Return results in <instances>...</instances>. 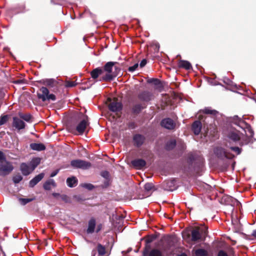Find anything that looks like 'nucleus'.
<instances>
[{"mask_svg": "<svg viewBox=\"0 0 256 256\" xmlns=\"http://www.w3.org/2000/svg\"><path fill=\"white\" fill-rule=\"evenodd\" d=\"M252 236L256 238V230L253 231Z\"/></svg>", "mask_w": 256, "mask_h": 256, "instance_id": "61", "label": "nucleus"}, {"mask_svg": "<svg viewBox=\"0 0 256 256\" xmlns=\"http://www.w3.org/2000/svg\"><path fill=\"white\" fill-rule=\"evenodd\" d=\"M30 148L34 150L42 151L46 150V146L42 143H32L30 145Z\"/></svg>", "mask_w": 256, "mask_h": 256, "instance_id": "26", "label": "nucleus"}, {"mask_svg": "<svg viewBox=\"0 0 256 256\" xmlns=\"http://www.w3.org/2000/svg\"><path fill=\"white\" fill-rule=\"evenodd\" d=\"M0 256H6L2 248H0Z\"/></svg>", "mask_w": 256, "mask_h": 256, "instance_id": "58", "label": "nucleus"}, {"mask_svg": "<svg viewBox=\"0 0 256 256\" xmlns=\"http://www.w3.org/2000/svg\"><path fill=\"white\" fill-rule=\"evenodd\" d=\"M41 159L40 158H35L32 159V160L30 162V167L32 168V170L33 171L34 169L38 166L40 164Z\"/></svg>", "mask_w": 256, "mask_h": 256, "instance_id": "32", "label": "nucleus"}, {"mask_svg": "<svg viewBox=\"0 0 256 256\" xmlns=\"http://www.w3.org/2000/svg\"><path fill=\"white\" fill-rule=\"evenodd\" d=\"M151 240H147L145 248L143 251L144 256H162V252L158 249H152L151 250L150 246L148 244V243L150 242Z\"/></svg>", "mask_w": 256, "mask_h": 256, "instance_id": "12", "label": "nucleus"}, {"mask_svg": "<svg viewBox=\"0 0 256 256\" xmlns=\"http://www.w3.org/2000/svg\"><path fill=\"white\" fill-rule=\"evenodd\" d=\"M74 198L77 202H82L84 200V199L82 198L80 196H74Z\"/></svg>", "mask_w": 256, "mask_h": 256, "instance_id": "51", "label": "nucleus"}, {"mask_svg": "<svg viewBox=\"0 0 256 256\" xmlns=\"http://www.w3.org/2000/svg\"><path fill=\"white\" fill-rule=\"evenodd\" d=\"M106 104L110 110L116 112L118 118L120 116L121 111L122 109V104L121 102H118L117 98L112 99L108 98Z\"/></svg>", "mask_w": 256, "mask_h": 256, "instance_id": "4", "label": "nucleus"}, {"mask_svg": "<svg viewBox=\"0 0 256 256\" xmlns=\"http://www.w3.org/2000/svg\"><path fill=\"white\" fill-rule=\"evenodd\" d=\"M162 186L164 190L168 191H173L176 189V180L174 179L165 180L163 182Z\"/></svg>", "mask_w": 256, "mask_h": 256, "instance_id": "16", "label": "nucleus"}, {"mask_svg": "<svg viewBox=\"0 0 256 256\" xmlns=\"http://www.w3.org/2000/svg\"><path fill=\"white\" fill-rule=\"evenodd\" d=\"M60 199L66 203L70 202L69 197L66 194H62L60 196Z\"/></svg>", "mask_w": 256, "mask_h": 256, "instance_id": "44", "label": "nucleus"}, {"mask_svg": "<svg viewBox=\"0 0 256 256\" xmlns=\"http://www.w3.org/2000/svg\"><path fill=\"white\" fill-rule=\"evenodd\" d=\"M96 226V222L94 218H91L88 222V228L86 230L88 234H91L94 232Z\"/></svg>", "mask_w": 256, "mask_h": 256, "instance_id": "24", "label": "nucleus"}, {"mask_svg": "<svg viewBox=\"0 0 256 256\" xmlns=\"http://www.w3.org/2000/svg\"><path fill=\"white\" fill-rule=\"evenodd\" d=\"M22 180V176L20 174H18L12 177L13 182L15 184H18Z\"/></svg>", "mask_w": 256, "mask_h": 256, "instance_id": "38", "label": "nucleus"}, {"mask_svg": "<svg viewBox=\"0 0 256 256\" xmlns=\"http://www.w3.org/2000/svg\"><path fill=\"white\" fill-rule=\"evenodd\" d=\"M128 126L130 128L134 129L136 127V125L135 122H130L128 124Z\"/></svg>", "mask_w": 256, "mask_h": 256, "instance_id": "52", "label": "nucleus"}, {"mask_svg": "<svg viewBox=\"0 0 256 256\" xmlns=\"http://www.w3.org/2000/svg\"><path fill=\"white\" fill-rule=\"evenodd\" d=\"M6 158L3 152L0 150V163L6 160Z\"/></svg>", "mask_w": 256, "mask_h": 256, "instance_id": "48", "label": "nucleus"}, {"mask_svg": "<svg viewBox=\"0 0 256 256\" xmlns=\"http://www.w3.org/2000/svg\"><path fill=\"white\" fill-rule=\"evenodd\" d=\"M178 256H188L185 253H182Z\"/></svg>", "mask_w": 256, "mask_h": 256, "instance_id": "62", "label": "nucleus"}, {"mask_svg": "<svg viewBox=\"0 0 256 256\" xmlns=\"http://www.w3.org/2000/svg\"><path fill=\"white\" fill-rule=\"evenodd\" d=\"M132 165L136 170H142L146 165V162L142 158H137L132 160Z\"/></svg>", "mask_w": 256, "mask_h": 256, "instance_id": "18", "label": "nucleus"}, {"mask_svg": "<svg viewBox=\"0 0 256 256\" xmlns=\"http://www.w3.org/2000/svg\"><path fill=\"white\" fill-rule=\"evenodd\" d=\"M160 125L166 129L173 130L175 128L176 124L172 118H165L161 121Z\"/></svg>", "mask_w": 256, "mask_h": 256, "instance_id": "15", "label": "nucleus"}, {"mask_svg": "<svg viewBox=\"0 0 256 256\" xmlns=\"http://www.w3.org/2000/svg\"><path fill=\"white\" fill-rule=\"evenodd\" d=\"M88 116L82 112H76L72 118L71 122L68 124L69 131L72 133L77 132L82 135L90 125Z\"/></svg>", "mask_w": 256, "mask_h": 256, "instance_id": "1", "label": "nucleus"}, {"mask_svg": "<svg viewBox=\"0 0 256 256\" xmlns=\"http://www.w3.org/2000/svg\"><path fill=\"white\" fill-rule=\"evenodd\" d=\"M138 63H136L133 66H130L128 68V72H134L138 68Z\"/></svg>", "mask_w": 256, "mask_h": 256, "instance_id": "47", "label": "nucleus"}, {"mask_svg": "<svg viewBox=\"0 0 256 256\" xmlns=\"http://www.w3.org/2000/svg\"><path fill=\"white\" fill-rule=\"evenodd\" d=\"M147 63V60L146 59H143L141 62H140V68L144 67Z\"/></svg>", "mask_w": 256, "mask_h": 256, "instance_id": "53", "label": "nucleus"}, {"mask_svg": "<svg viewBox=\"0 0 256 256\" xmlns=\"http://www.w3.org/2000/svg\"><path fill=\"white\" fill-rule=\"evenodd\" d=\"M174 246V240L172 238L169 237L164 240L162 245V248L164 251L166 252L170 250Z\"/></svg>", "mask_w": 256, "mask_h": 256, "instance_id": "19", "label": "nucleus"}, {"mask_svg": "<svg viewBox=\"0 0 256 256\" xmlns=\"http://www.w3.org/2000/svg\"><path fill=\"white\" fill-rule=\"evenodd\" d=\"M58 172H59V170L58 169L55 170L54 171L52 172L51 173V174L50 175V177H54V176H56L58 174Z\"/></svg>", "mask_w": 256, "mask_h": 256, "instance_id": "56", "label": "nucleus"}, {"mask_svg": "<svg viewBox=\"0 0 256 256\" xmlns=\"http://www.w3.org/2000/svg\"><path fill=\"white\" fill-rule=\"evenodd\" d=\"M12 126L17 130H20L24 129L26 127V124L20 118L14 116L12 118Z\"/></svg>", "mask_w": 256, "mask_h": 256, "instance_id": "17", "label": "nucleus"}, {"mask_svg": "<svg viewBox=\"0 0 256 256\" xmlns=\"http://www.w3.org/2000/svg\"><path fill=\"white\" fill-rule=\"evenodd\" d=\"M137 97L141 103L146 104L154 100V96L152 91L144 90L139 92Z\"/></svg>", "mask_w": 256, "mask_h": 256, "instance_id": "7", "label": "nucleus"}, {"mask_svg": "<svg viewBox=\"0 0 256 256\" xmlns=\"http://www.w3.org/2000/svg\"><path fill=\"white\" fill-rule=\"evenodd\" d=\"M146 107V104L144 103L137 102L133 104L130 107L131 114L134 116H137Z\"/></svg>", "mask_w": 256, "mask_h": 256, "instance_id": "13", "label": "nucleus"}, {"mask_svg": "<svg viewBox=\"0 0 256 256\" xmlns=\"http://www.w3.org/2000/svg\"><path fill=\"white\" fill-rule=\"evenodd\" d=\"M51 186H56V183L53 180H50L46 182L43 187L44 190H48L51 189Z\"/></svg>", "mask_w": 256, "mask_h": 256, "instance_id": "34", "label": "nucleus"}, {"mask_svg": "<svg viewBox=\"0 0 256 256\" xmlns=\"http://www.w3.org/2000/svg\"><path fill=\"white\" fill-rule=\"evenodd\" d=\"M200 113H202L210 115V117L208 116H204L202 115L199 116V119L200 120H203L204 124L206 125L207 128H208V121L207 120V119L210 118L212 122H214V118L216 116V115L218 114V112L215 110H212L210 107H206L202 110H200L199 112Z\"/></svg>", "mask_w": 256, "mask_h": 256, "instance_id": "5", "label": "nucleus"}, {"mask_svg": "<svg viewBox=\"0 0 256 256\" xmlns=\"http://www.w3.org/2000/svg\"><path fill=\"white\" fill-rule=\"evenodd\" d=\"M176 142L175 140H172L168 141L165 146V149L166 150H173L176 146Z\"/></svg>", "mask_w": 256, "mask_h": 256, "instance_id": "33", "label": "nucleus"}, {"mask_svg": "<svg viewBox=\"0 0 256 256\" xmlns=\"http://www.w3.org/2000/svg\"><path fill=\"white\" fill-rule=\"evenodd\" d=\"M178 66L180 68H184L186 70L192 69L191 64L187 60H180L178 62Z\"/></svg>", "mask_w": 256, "mask_h": 256, "instance_id": "22", "label": "nucleus"}, {"mask_svg": "<svg viewBox=\"0 0 256 256\" xmlns=\"http://www.w3.org/2000/svg\"><path fill=\"white\" fill-rule=\"evenodd\" d=\"M97 250L100 256H104L106 254V248L100 244H98L97 245Z\"/></svg>", "mask_w": 256, "mask_h": 256, "instance_id": "37", "label": "nucleus"}, {"mask_svg": "<svg viewBox=\"0 0 256 256\" xmlns=\"http://www.w3.org/2000/svg\"><path fill=\"white\" fill-rule=\"evenodd\" d=\"M52 196L54 197V198H57L58 196H59L60 198V194L58 193H56V192H54L52 194Z\"/></svg>", "mask_w": 256, "mask_h": 256, "instance_id": "57", "label": "nucleus"}, {"mask_svg": "<svg viewBox=\"0 0 256 256\" xmlns=\"http://www.w3.org/2000/svg\"><path fill=\"white\" fill-rule=\"evenodd\" d=\"M67 185L70 188H73L76 186L78 184V180L75 176L68 178L66 179Z\"/></svg>", "mask_w": 256, "mask_h": 256, "instance_id": "31", "label": "nucleus"}, {"mask_svg": "<svg viewBox=\"0 0 256 256\" xmlns=\"http://www.w3.org/2000/svg\"><path fill=\"white\" fill-rule=\"evenodd\" d=\"M44 173H40L38 175L36 176H34L29 182L30 187H34L39 182H40L44 178Z\"/></svg>", "mask_w": 256, "mask_h": 256, "instance_id": "23", "label": "nucleus"}, {"mask_svg": "<svg viewBox=\"0 0 256 256\" xmlns=\"http://www.w3.org/2000/svg\"><path fill=\"white\" fill-rule=\"evenodd\" d=\"M18 116L20 119L29 122H32V116L29 114H24L20 112L18 114Z\"/></svg>", "mask_w": 256, "mask_h": 256, "instance_id": "35", "label": "nucleus"}, {"mask_svg": "<svg viewBox=\"0 0 256 256\" xmlns=\"http://www.w3.org/2000/svg\"><path fill=\"white\" fill-rule=\"evenodd\" d=\"M104 73V70L102 68L98 67L94 69L90 72L91 77L94 79L96 80L100 76L102 75Z\"/></svg>", "mask_w": 256, "mask_h": 256, "instance_id": "25", "label": "nucleus"}, {"mask_svg": "<svg viewBox=\"0 0 256 256\" xmlns=\"http://www.w3.org/2000/svg\"><path fill=\"white\" fill-rule=\"evenodd\" d=\"M100 175L106 178V180H108L110 179V174L108 171H102L101 172Z\"/></svg>", "mask_w": 256, "mask_h": 256, "instance_id": "43", "label": "nucleus"}, {"mask_svg": "<svg viewBox=\"0 0 256 256\" xmlns=\"http://www.w3.org/2000/svg\"><path fill=\"white\" fill-rule=\"evenodd\" d=\"M193 256H212V255L205 249L198 248L195 250Z\"/></svg>", "mask_w": 256, "mask_h": 256, "instance_id": "30", "label": "nucleus"}, {"mask_svg": "<svg viewBox=\"0 0 256 256\" xmlns=\"http://www.w3.org/2000/svg\"><path fill=\"white\" fill-rule=\"evenodd\" d=\"M217 256H228V254L223 250H220Z\"/></svg>", "mask_w": 256, "mask_h": 256, "instance_id": "50", "label": "nucleus"}, {"mask_svg": "<svg viewBox=\"0 0 256 256\" xmlns=\"http://www.w3.org/2000/svg\"><path fill=\"white\" fill-rule=\"evenodd\" d=\"M37 96L38 99L42 102L48 100H55L56 97L54 94H50L49 90L46 87L42 86L38 92H37Z\"/></svg>", "mask_w": 256, "mask_h": 256, "instance_id": "6", "label": "nucleus"}, {"mask_svg": "<svg viewBox=\"0 0 256 256\" xmlns=\"http://www.w3.org/2000/svg\"><path fill=\"white\" fill-rule=\"evenodd\" d=\"M34 200L35 197L34 196L32 198H19L18 201L22 205L24 206L28 203Z\"/></svg>", "mask_w": 256, "mask_h": 256, "instance_id": "36", "label": "nucleus"}, {"mask_svg": "<svg viewBox=\"0 0 256 256\" xmlns=\"http://www.w3.org/2000/svg\"><path fill=\"white\" fill-rule=\"evenodd\" d=\"M20 170L22 174L26 176L29 175L32 172L31 168L25 162L20 164Z\"/></svg>", "mask_w": 256, "mask_h": 256, "instance_id": "21", "label": "nucleus"}, {"mask_svg": "<svg viewBox=\"0 0 256 256\" xmlns=\"http://www.w3.org/2000/svg\"><path fill=\"white\" fill-rule=\"evenodd\" d=\"M214 153L218 158L222 160H223L226 156V150L220 147L216 148L214 150Z\"/></svg>", "mask_w": 256, "mask_h": 256, "instance_id": "27", "label": "nucleus"}, {"mask_svg": "<svg viewBox=\"0 0 256 256\" xmlns=\"http://www.w3.org/2000/svg\"><path fill=\"white\" fill-rule=\"evenodd\" d=\"M154 188V186L150 182L146 183L144 186V190L148 192Z\"/></svg>", "mask_w": 256, "mask_h": 256, "instance_id": "41", "label": "nucleus"}, {"mask_svg": "<svg viewBox=\"0 0 256 256\" xmlns=\"http://www.w3.org/2000/svg\"><path fill=\"white\" fill-rule=\"evenodd\" d=\"M230 139L234 142H238L240 140V132L238 131H231L228 134Z\"/></svg>", "mask_w": 256, "mask_h": 256, "instance_id": "29", "label": "nucleus"}, {"mask_svg": "<svg viewBox=\"0 0 256 256\" xmlns=\"http://www.w3.org/2000/svg\"><path fill=\"white\" fill-rule=\"evenodd\" d=\"M147 82L148 84H153L155 86H158L160 84V81L158 79L155 78L148 79Z\"/></svg>", "mask_w": 256, "mask_h": 256, "instance_id": "39", "label": "nucleus"}, {"mask_svg": "<svg viewBox=\"0 0 256 256\" xmlns=\"http://www.w3.org/2000/svg\"><path fill=\"white\" fill-rule=\"evenodd\" d=\"M102 224H98L97 226L96 232V233H98L102 230Z\"/></svg>", "mask_w": 256, "mask_h": 256, "instance_id": "55", "label": "nucleus"}, {"mask_svg": "<svg viewBox=\"0 0 256 256\" xmlns=\"http://www.w3.org/2000/svg\"><path fill=\"white\" fill-rule=\"evenodd\" d=\"M82 186L88 190H92L94 188V186L91 184H84Z\"/></svg>", "mask_w": 256, "mask_h": 256, "instance_id": "46", "label": "nucleus"}, {"mask_svg": "<svg viewBox=\"0 0 256 256\" xmlns=\"http://www.w3.org/2000/svg\"><path fill=\"white\" fill-rule=\"evenodd\" d=\"M8 115H4L3 116H0V126L3 125L5 123L7 122L8 120Z\"/></svg>", "mask_w": 256, "mask_h": 256, "instance_id": "42", "label": "nucleus"}, {"mask_svg": "<svg viewBox=\"0 0 256 256\" xmlns=\"http://www.w3.org/2000/svg\"><path fill=\"white\" fill-rule=\"evenodd\" d=\"M109 181H110V179L108 180H106L104 182V184L106 186H108L109 185Z\"/></svg>", "mask_w": 256, "mask_h": 256, "instance_id": "59", "label": "nucleus"}, {"mask_svg": "<svg viewBox=\"0 0 256 256\" xmlns=\"http://www.w3.org/2000/svg\"><path fill=\"white\" fill-rule=\"evenodd\" d=\"M146 140L145 136L141 134H134L132 136L133 145L136 148L142 146L145 142Z\"/></svg>", "mask_w": 256, "mask_h": 256, "instance_id": "14", "label": "nucleus"}, {"mask_svg": "<svg viewBox=\"0 0 256 256\" xmlns=\"http://www.w3.org/2000/svg\"><path fill=\"white\" fill-rule=\"evenodd\" d=\"M76 83L74 81L67 80L64 83V86L66 88H72L76 85Z\"/></svg>", "mask_w": 256, "mask_h": 256, "instance_id": "40", "label": "nucleus"}, {"mask_svg": "<svg viewBox=\"0 0 256 256\" xmlns=\"http://www.w3.org/2000/svg\"><path fill=\"white\" fill-rule=\"evenodd\" d=\"M187 162L188 164V168L191 172L199 174L202 171L204 158L195 154H189Z\"/></svg>", "mask_w": 256, "mask_h": 256, "instance_id": "3", "label": "nucleus"}, {"mask_svg": "<svg viewBox=\"0 0 256 256\" xmlns=\"http://www.w3.org/2000/svg\"><path fill=\"white\" fill-rule=\"evenodd\" d=\"M40 82L44 85H46L52 88L56 86L57 85V82L52 78L42 80Z\"/></svg>", "mask_w": 256, "mask_h": 256, "instance_id": "28", "label": "nucleus"}, {"mask_svg": "<svg viewBox=\"0 0 256 256\" xmlns=\"http://www.w3.org/2000/svg\"><path fill=\"white\" fill-rule=\"evenodd\" d=\"M234 157V155L233 154L226 151V156H224V158L232 159Z\"/></svg>", "mask_w": 256, "mask_h": 256, "instance_id": "49", "label": "nucleus"}, {"mask_svg": "<svg viewBox=\"0 0 256 256\" xmlns=\"http://www.w3.org/2000/svg\"><path fill=\"white\" fill-rule=\"evenodd\" d=\"M70 166L74 168H80L82 170H88L92 167V164L88 161L76 159L72 160L70 162Z\"/></svg>", "mask_w": 256, "mask_h": 256, "instance_id": "9", "label": "nucleus"}, {"mask_svg": "<svg viewBox=\"0 0 256 256\" xmlns=\"http://www.w3.org/2000/svg\"><path fill=\"white\" fill-rule=\"evenodd\" d=\"M203 120H202L203 122ZM200 120V119L198 120H196L192 124V130L195 135H198L200 132L202 128V124Z\"/></svg>", "mask_w": 256, "mask_h": 256, "instance_id": "20", "label": "nucleus"}, {"mask_svg": "<svg viewBox=\"0 0 256 256\" xmlns=\"http://www.w3.org/2000/svg\"><path fill=\"white\" fill-rule=\"evenodd\" d=\"M207 232V230H204L200 229L199 227H196L191 230V240L197 242L201 239L202 234L206 235Z\"/></svg>", "mask_w": 256, "mask_h": 256, "instance_id": "11", "label": "nucleus"}, {"mask_svg": "<svg viewBox=\"0 0 256 256\" xmlns=\"http://www.w3.org/2000/svg\"><path fill=\"white\" fill-rule=\"evenodd\" d=\"M118 64V62H106L102 68L104 72H106V74L100 76L99 80L108 82L114 80L118 76V72L120 70V68L116 66Z\"/></svg>", "mask_w": 256, "mask_h": 256, "instance_id": "2", "label": "nucleus"}, {"mask_svg": "<svg viewBox=\"0 0 256 256\" xmlns=\"http://www.w3.org/2000/svg\"><path fill=\"white\" fill-rule=\"evenodd\" d=\"M234 123L238 126L244 128L246 130V131L248 132L250 134V136L252 137L254 134V132L252 129L250 124H247L243 120L238 118V116H234L233 118Z\"/></svg>", "mask_w": 256, "mask_h": 256, "instance_id": "10", "label": "nucleus"}, {"mask_svg": "<svg viewBox=\"0 0 256 256\" xmlns=\"http://www.w3.org/2000/svg\"><path fill=\"white\" fill-rule=\"evenodd\" d=\"M96 254V250H93L92 252V256H95Z\"/></svg>", "mask_w": 256, "mask_h": 256, "instance_id": "60", "label": "nucleus"}, {"mask_svg": "<svg viewBox=\"0 0 256 256\" xmlns=\"http://www.w3.org/2000/svg\"><path fill=\"white\" fill-rule=\"evenodd\" d=\"M230 150H232V151L236 152L237 154H240L242 152V148H239L237 146H232L230 147Z\"/></svg>", "mask_w": 256, "mask_h": 256, "instance_id": "45", "label": "nucleus"}, {"mask_svg": "<svg viewBox=\"0 0 256 256\" xmlns=\"http://www.w3.org/2000/svg\"><path fill=\"white\" fill-rule=\"evenodd\" d=\"M14 170L12 163L7 160L0 163V176L8 175Z\"/></svg>", "mask_w": 256, "mask_h": 256, "instance_id": "8", "label": "nucleus"}, {"mask_svg": "<svg viewBox=\"0 0 256 256\" xmlns=\"http://www.w3.org/2000/svg\"><path fill=\"white\" fill-rule=\"evenodd\" d=\"M25 80H17L14 81V83L16 84H24Z\"/></svg>", "mask_w": 256, "mask_h": 256, "instance_id": "54", "label": "nucleus"}]
</instances>
